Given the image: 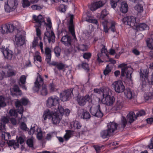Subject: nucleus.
Instances as JSON below:
<instances>
[{
  "label": "nucleus",
  "instance_id": "obj_3",
  "mask_svg": "<svg viewBox=\"0 0 153 153\" xmlns=\"http://www.w3.org/2000/svg\"><path fill=\"white\" fill-rule=\"evenodd\" d=\"M59 112L57 111V109L56 111L53 112L49 110H46L44 112L42 116V121H44L47 119H50L51 118L52 123L53 124H57L59 123L60 119L59 117Z\"/></svg>",
  "mask_w": 153,
  "mask_h": 153
},
{
  "label": "nucleus",
  "instance_id": "obj_54",
  "mask_svg": "<svg viewBox=\"0 0 153 153\" xmlns=\"http://www.w3.org/2000/svg\"><path fill=\"white\" fill-rule=\"evenodd\" d=\"M13 89L14 92L19 93V95H20L22 94V91L18 85H15L13 87Z\"/></svg>",
  "mask_w": 153,
  "mask_h": 153
},
{
  "label": "nucleus",
  "instance_id": "obj_50",
  "mask_svg": "<svg viewBox=\"0 0 153 153\" xmlns=\"http://www.w3.org/2000/svg\"><path fill=\"white\" fill-rule=\"evenodd\" d=\"M116 23L114 21H111V27H109L111 31L113 32H115L116 29L115 27Z\"/></svg>",
  "mask_w": 153,
  "mask_h": 153
},
{
  "label": "nucleus",
  "instance_id": "obj_49",
  "mask_svg": "<svg viewBox=\"0 0 153 153\" xmlns=\"http://www.w3.org/2000/svg\"><path fill=\"white\" fill-rule=\"evenodd\" d=\"M6 105L4 97L2 96H0V106L4 107Z\"/></svg>",
  "mask_w": 153,
  "mask_h": 153
},
{
  "label": "nucleus",
  "instance_id": "obj_51",
  "mask_svg": "<svg viewBox=\"0 0 153 153\" xmlns=\"http://www.w3.org/2000/svg\"><path fill=\"white\" fill-rule=\"evenodd\" d=\"M22 4L24 8L28 7L30 5V3L28 0H22Z\"/></svg>",
  "mask_w": 153,
  "mask_h": 153
},
{
  "label": "nucleus",
  "instance_id": "obj_9",
  "mask_svg": "<svg viewBox=\"0 0 153 153\" xmlns=\"http://www.w3.org/2000/svg\"><path fill=\"white\" fill-rule=\"evenodd\" d=\"M59 98L57 96H54L49 97L47 101L46 105L49 108H51L52 107H56L57 105V108L55 109L58 108V107L60 106L59 105Z\"/></svg>",
  "mask_w": 153,
  "mask_h": 153
},
{
  "label": "nucleus",
  "instance_id": "obj_12",
  "mask_svg": "<svg viewBox=\"0 0 153 153\" xmlns=\"http://www.w3.org/2000/svg\"><path fill=\"white\" fill-rule=\"evenodd\" d=\"M123 22L124 24L128 25L131 27L135 26L137 25L136 18L133 16H126L123 18Z\"/></svg>",
  "mask_w": 153,
  "mask_h": 153
},
{
  "label": "nucleus",
  "instance_id": "obj_6",
  "mask_svg": "<svg viewBox=\"0 0 153 153\" xmlns=\"http://www.w3.org/2000/svg\"><path fill=\"white\" fill-rule=\"evenodd\" d=\"M75 42L76 40L74 41V39H72L71 37L68 35L66 34L63 36L61 40V42L65 46L70 47L71 48V51H72L73 49L75 47V45L73 42V40Z\"/></svg>",
  "mask_w": 153,
  "mask_h": 153
},
{
  "label": "nucleus",
  "instance_id": "obj_46",
  "mask_svg": "<svg viewBox=\"0 0 153 153\" xmlns=\"http://www.w3.org/2000/svg\"><path fill=\"white\" fill-rule=\"evenodd\" d=\"M54 52L56 57H58L60 55L61 49L59 47H56L54 48Z\"/></svg>",
  "mask_w": 153,
  "mask_h": 153
},
{
  "label": "nucleus",
  "instance_id": "obj_40",
  "mask_svg": "<svg viewBox=\"0 0 153 153\" xmlns=\"http://www.w3.org/2000/svg\"><path fill=\"white\" fill-rule=\"evenodd\" d=\"M40 53L38 51H36L35 53V55L34 56V61L36 60L40 62L42 61V57L39 55Z\"/></svg>",
  "mask_w": 153,
  "mask_h": 153
},
{
  "label": "nucleus",
  "instance_id": "obj_35",
  "mask_svg": "<svg viewBox=\"0 0 153 153\" xmlns=\"http://www.w3.org/2000/svg\"><path fill=\"white\" fill-rule=\"evenodd\" d=\"M16 74V72L15 71L12 67L11 66H8V71H7V74L8 76L9 77L15 76Z\"/></svg>",
  "mask_w": 153,
  "mask_h": 153
},
{
  "label": "nucleus",
  "instance_id": "obj_44",
  "mask_svg": "<svg viewBox=\"0 0 153 153\" xmlns=\"http://www.w3.org/2000/svg\"><path fill=\"white\" fill-rule=\"evenodd\" d=\"M110 65V64L107 65L103 71V73L105 75H108L111 71V68Z\"/></svg>",
  "mask_w": 153,
  "mask_h": 153
},
{
  "label": "nucleus",
  "instance_id": "obj_39",
  "mask_svg": "<svg viewBox=\"0 0 153 153\" xmlns=\"http://www.w3.org/2000/svg\"><path fill=\"white\" fill-rule=\"evenodd\" d=\"M144 98L146 100H151L153 101V89L152 92H149L144 96Z\"/></svg>",
  "mask_w": 153,
  "mask_h": 153
},
{
  "label": "nucleus",
  "instance_id": "obj_37",
  "mask_svg": "<svg viewBox=\"0 0 153 153\" xmlns=\"http://www.w3.org/2000/svg\"><path fill=\"white\" fill-rule=\"evenodd\" d=\"M108 12L105 9L103 10L101 13L99 18L100 19L104 20V21L105 20V18L108 14Z\"/></svg>",
  "mask_w": 153,
  "mask_h": 153
},
{
  "label": "nucleus",
  "instance_id": "obj_2",
  "mask_svg": "<svg viewBox=\"0 0 153 153\" xmlns=\"http://www.w3.org/2000/svg\"><path fill=\"white\" fill-rule=\"evenodd\" d=\"M33 89L35 92L39 91L40 95L42 96H46L48 94L46 85L44 84V79L39 75L36 78Z\"/></svg>",
  "mask_w": 153,
  "mask_h": 153
},
{
  "label": "nucleus",
  "instance_id": "obj_14",
  "mask_svg": "<svg viewBox=\"0 0 153 153\" xmlns=\"http://www.w3.org/2000/svg\"><path fill=\"white\" fill-rule=\"evenodd\" d=\"M47 32L45 33V37L48 39L49 43L51 42H54L55 41V36L54 33L51 30V28H46Z\"/></svg>",
  "mask_w": 153,
  "mask_h": 153
},
{
  "label": "nucleus",
  "instance_id": "obj_15",
  "mask_svg": "<svg viewBox=\"0 0 153 153\" xmlns=\"http://www.w3.org/2000/svg\"><path fill=\"white\" fill-rule=\"evenodd\" d=\"M90 97L88 95L85 96L80 97L77 99V102L79 105L81 106H84L88 101L91 100Z\"/></svg>",
  "mask_w": 153,
  "mask_h": 153
},
{
  "label": "nucleus",
  "instance_id": "obj_4",
  "mask_svg": "<svg viewBox=\"0 0 153 153\" xmlns=\"http://www.w3.org/2000/svg\"><path fill=\"white\" fill-rule=\"evenodd\" d=\"M111 92L109 89L104 90L103 92V97L102 101L103 103L108 105L110 106L113 104L115 100L113 96L110 95Z\"/></svg>",
  "mask_w": 153,
  "mask_h": 153
},
{
  "label": "nucleus",
  "instance_id": "obj_47",
  "mask_svg": "<svg viewBox=\"0 0 153 153\" xmlns=\"http://www.w3.org/2000/svg\"><path fill=\"white\" fill-rule=\"evenodd\" d=\"M26 76L25 75H22L19 79V82L21 84H25L26 82Z\"/></svg>",
  "mask_w": 153,
  "mask_h": 153
},
{
  "label": "nucleus",
  "instance_id": "obj_33",
  "mask_svg": "<svg viewBox=\"0 0 153 153\" xmlns=\"http://www.w3.org/2000/svg\"><path fill=\"white\" fill-rule=\"evenodd\" d=\"M134 9L137 12L138 15H140V14L143 11V6L140 4L136 5L134 7Z\"/></svg>",
  "mask_w": 153,
  "mask_h": 153
},
{
  "label": "nucleus",
  "instance_id": "obj_36",
  "mask_svg": "<svg viewBox=\"0 0 153 153\" xmlns=\"http://www.w3.org/2000/svg\"><path fill=\"white\" fill-rule=\"evenodd\" d=\"M108 23L109 22L107 20H105L102 22V25L103 27L105 33H107L108 32L110 29L109 28H108Z\"/></svg>",
  "mask_w": 153,
  "mask_h": 153
},
{
  "label": "nucleus",
  "instance_id": "obj_24",
  "mask_svg": "<svg viewBox=\"0 0 153 153\" xmlns=\"http://www.w3.org/2000/svg\"><path fill=\"white\" fill-rule=\"evenodd\" d=\"M137 117L134 113L131 111L127 115V120L130 123H131L137 119Z\"/></svg>",
  "mask_w": 153,
  "mask_h": 153
},
{
  "label": "nucleus",
  "instance_id": "obj_7",
  "mask_svg": "<svg viewBox=\"0 0 153 153\" xmlns=\"http://www.w3.org/2000/svg\"><path fill=\"white\" fill-rule=\"evenodd\" d=\"M17 23L16 21H15L13 23H10L3 24L1 27V32L3 34L5 33H11L17 28V25L15 24V22ZM17 23H18L17 22Z\"/></svg>",
  "mask_w": 153,
  "mask_h": 153
},
{
  "label": "nucleus",
  "instance_id": "obj_10",
  "mask_svg": "<svg viewBox=\"0 0 153 153\" xmlns=\"http://www.w3.org/2000/svg\"><path fill=\"white\" fill-rule=\"evenodd\" d=\"M90 111L92 115L97 118H101L104 115L101 106L99 104H98L94 107L91 108Z\"/></svg>",
  "mask_w": 153,
  "mask_h": 153
},
{
  "label": "nucleus",
  "instance_id": "obj_25",
  "mask_svg": "<svg viewBox=\"0 0 153 153\" xmlns=\"http://www.w3.org/2000/svg\"><path fill=\"white\" fill-rule=\"evenodd\" d=\"M70 126L72 129H79L81 127L82 125L79 122L75 120L70 123Z\"/></svg>",
  "mask_w": 153,
  "mask_h": 153
},
{
  "label": "nucleus",
  "instance_id": "obj_32",
  "mask_svg": "<svg viewBox=\"0 0 153 153\" xmlns=\"http://www.w3.org/2000/svg\"><path fill=\"white\" fill-rule=\"evenodd\" d=\"M66 133L64 136L65 140H68L73 134L74 131L71 130H66Z\"/></svg>",
  "mask_w": 153,
  "mask_h": 153
},
{
  "label": "nucleus",
  "instance_id": "obj_60",
  "mask_svg": "<svg viewBox=\"0 0 153 153\" xmlns=\"http://www.w3.org/2000/svg\"><path fill=\"white\" fill-rule=\"evenodd\" d=\"M37 43L38 40L36 39H34L32 42V45L31 46V47L32 48H35L37 45Z\"/></svg>",
  "mask_w": 153,
  "mask_h": 153
},
{
  "label": "nucleus",
  "instance_id": "obj_28",
  "mask_svg": "<svg viewBox=\"0 0 153 153\" xmlns=\"http://www.w3.org/2000/svg\"><path fill=\"white\" fill-rule=\"evenodd\" d=\"M86 21L89 22L94 24L97 25H98V23L97 20L93 19V17L90 15H87L86 17Z\"/></svg>",
  "mask_w": 153,
  "mask_h": 153
},
{
  "label": "nucleus",
  "instance_id": "obj_21",
  "mask_svg": "<svg viewBox=\"0 0 153 153\" xmlns=\"http://www.w3.org/2000/svg\"><path fill=\"white\" fill-rule=\"evenodd\" d=\"M117 123L113 122H110L107 125V129L113 134L114 132L117 129Z\"/></svg>",
  "mask_w": 153,
  "mask_h": 153
},
{
  "label": "nucleus",
  "instance_id": "obj_22",
  "mask_svg": "<svg viewBox=\"0 0 153 153\" xmlns=\"http://www.w3.org/2000/svg\"><path fill=\"white\" fill-rule=\"evenodd\" d=\"M57 111L59 112V113L61 115H63L65 114L68 116L70 114V111L68 109H64L62 106H59L58 107Z\"/></svg>",
  "mask_w": 153,
  "mask_h": 153
},
{
  "label": "nucleus",
  "instance_id": "obj_26",
  "mask_svg": "<svg viewBox=\"0 0 153 153\" xmlns=\"http://www.w3.org/2000/svg\"><path fill=\"white\" fill-rule=\"evenodd\" d=\"M137 30L142 31L143 30H146L149 29V27L144 23H140L138 25L137 23V25L135 26Z\"/></svg>",
  "mask_w": 153,
  "mask_h": 153
},
{
  "label": "nucleus",
  "instance_id": "obj_1",
  "mask_svg": "<svg viewBox=\"0 0 153 153\" xmlns=\"http://www.w3.org/2000/svg\"><path fill=\"white\" fill-rule=\"evenodd\" d=\"M149 71L147 69H140V78L141 81L140 84L142 91L146 90V88L149 85H153V72L150 76V80L148 79Z\"/></svg>",
  "mask_w": 153,
  "mask_h": 153
},
{
  "label": "nucleus",
  "instance_id": "obj_58",
  "mask_svg": "<svg viewBox=\"0 0 153 153\" xmlns=\"http://www.w3.org/2000/svg\"><path fill=\"white\" fill-rule=\"evenodd\" d=\"M17 141L19 143L22 145L24 143L25 140L22 137L19 136V138L17 139Z\"/></svg>",
  "mask_w": 153,
  "mask_h": 153
},
{
  "label": "nucleus",
  "instance_id": "obj_52",
  "mask_svg": "<svg viewBox=\"0 0 153 153\" xmlns=\"http://www.w3.org/2000/svg\"><path fill=\"white\" fill-rule=\"evenodd\" d=\"M27 144L30 147H33V140L32 138H30L27 140Z\"/></svg>",
  "mask_w": 153,
  "mask_h": 153
},
{
  "label": "nucleus",
  "instance_id": "obj_59",
  "mask_svg": "<svg viewBox=\"0 0 153 153\" xmlns=\"http://www.w3.org/2000/svg\"><path fill=\"white\" fill-rule=\"evenodd\" d=\"M82 67L85 70L87 71L89 70L88 65L86 63H82Z\"/></svg>",
  "mask_w": 153,
  "mask_h": 153
},
{
  "label": "nucleus",
  "instance_id": "obj_13",
  "mask_svg": "<svg viewBox=\"0 0 153 153\" xmlns=\"http://www.w3.org/2000/svg\"><path fill=\"white\" fill-rule=\"evenodd\" d=\"M112 87L114 88L115 91L117 93L122 92L124 90L125 86L122 82L121 80L114 82L112 85Z\"/></svg>",
  "mask_w": 153,
  "mask_h": 153
},
{
  "label": "nucleus",
  "instance_id": "obj_8",
  "mask_svg": "<svg viewBox=\"0 0 153 153\" xmlns=\"http://www.w3.org/2000/svg\"><path fill=\"white\" fill-rule=\"evenodd\" d=\"M18 5L17 0H7L4 5L5 11L9 13L14 11L17 7Z\"/></svg>",
  "mask_w": 153,
  "mask_h": 153
},
{
  "label": "nucleus",
  "instance_id": "obj_34",
  "mask_svg": "<svg viewBox=\"0 0 153 153\" xmlns=\"http://www.w3.org/2000/svg\"><path fill=\"white\" fill-rule=\"evenodd\" d=\"M89 113L86 110H84L81 115V117L84 119H88L91 117Z\"/></svg>",
  "mask_w": 153,
  "mask_h": 153
},
{
  "label": "nucleus",
  "instance_id": "obj_38",
  "mask_svg": "<svg viewBox=\"0 0 153 153\" xmlns=\"http://www.w3.org/2000/svg\"><path fill=\"white\" fill-rule=\"evenodd\" d=\"M123 106V103L122 102L117 101L115 104L114 108L116 111L122 109Z\"/></svg>",
  "mask_w": 153,
  "mask_h": 153
},
{
  "label": "nucleus",
  "instance_id": "obj_17",
  "mask_svg": "<svg viewBox=\"0 0 153 153\" xmlns=\"http://www.w3.org/2000/svg\"><path fill=\"white\" fill-rule=\"evenodd\" d=\"M132 73V71H131V69L125 68L122 69L121 75L122 76H125V74L126 76V78L129 80H131V75Z\"/></svg>",
  "mask_w": 153,
  "mask_h": 153
},
{
  "label": "nucleus",
  "instance_id": "obj_56",
  "mask_svg": "<svg viewBox=\"0 0 153 153\" xmlns=\"http://www.w3.org/2000/svg\"><path fill=\"white\" fill-rule=\"evenodd\" d=\"M31 7L33 10H41L43 8L42 6L36 4L33 5L31 6Z\"/></svg>",
  "mask_w": 153,
  "mask_h": 153
},
{
  "label": "nucleus",
  "instance_id": "obj_29",
  "mask_svg": "<svg viewBox=\"0 0 153 153\" xmlns=\"http://www.w3.org/2000/svg\"><path fill=\"white\" fill-rule=\"evenodd\" d=\"M112 134L107 129L102 131L100 133L101 137L103 139L108 138Z\"/></svg>",
  "mask_w": 153,
  "mask_h": 153
},
{
  "label": "nucleus",
  "instance_id": "obj_53",
  "mask_svg": "<svg viewBox=\"0 0 153 153\" xmlns=\"http://www.w3.org/2000/svg\"><path fill=\"white\" fill-rule=\"evenodd\" d=\"M40 27H35L36 29V31L37 36L40 39H41L42 37L41 36V32L40 29H39Z\"/></svg>",
  "mask_w": 153,
  "mask_h": 153
},
{
  "label": "nucleus",
  "instance_id": "obj_64",
  "mask_svg": "<svg viewBox=\"0 0 153 153\" xmlns=\"http://www.w3.org/2000/svg\"><path fill=\"white\" fill-rule=\"evenodd\" d=\"M149 40H146V42L147 47L150 49H153V46L152 44L150 42Z\"/></svg>",
  "mask_w": 153,
  "mask_h": 153
},
{
  "label": "nucleus",
  "instance_id": "obj_23",
  "mask_svg": "<svg viewBox=\"0 0 153 153\" xmlns=\"http://www.w3.org/2000/svg\"><path fill=\"white\" fill-rule=\"evenodd\" d=\"M4 57L7 59L11 60L13 54L12 51L9 50L5 49L2 51Z\"/></svg>",
  "mask_w": 153,
  "mask_h": 153
},
{
  "label": "nucleus",
  "instance_id": "obj_27",
  "mask_svg": "<svg viewBox=\"0 0 153 153\" xmlns=\"http://www.w3.org/2000/svg\"><path fill=\"white\" fill-rule=\"evenodd\" d=\"M127 123V122L126 118L125 117H123L121 123L118 125V129L120 131H123L126 126Z\"/></svg>",
  "mask_w": 153,
  "mask_h": 153
},
{
  "label": "nucleus",
  "instance_id": "obj_11",
  "mask_svg": "<svg viewBox=\"0 0 153 153\" xmlns=\"http://www.w3.org/2000/svg\"><path fill=\"white\" fill-rule=\"evenodd\" d=\"M73 88H71L70 89L65 90L61 92L59 94L60 98L62 101L64 102L69 100L71 95H73Z\"/></svg>",
  "mask_w": 153,
  "mask_h": 153
},
{
  "label": "nucleus",
  "instance_id": "obj_19",
  "mask_svg": "<svg viewBox=\"0 0 153 153\" xmlns=\"http://www.w3.org/2000/svg\"><path fill=\"white\" fill-rule=\"evenodd\" d=\"M123 91L125 97L129 100L132 99L135 96L134 92L131 91L130 88L125 89Z\"/></svg>",
  "mask_w": 153,
  "mask_h": 153
},
{
  "label": "nucleus",
  "instance_id": "obj_20",
  "mask_svg": "<svg viewBox=\"0 0 153 153\" xmlns=\"http://www.w3.org/2000/svg\"><path fill=\"white\" fill-rule=\"evenodd\" d=\"M33 19L36 23H38L35 27H40L42 25V23L44 21L43 16L41 15H39L38 16L33 15Z\"/></svg>",
  "mask_w": 153,
  "mask_h": 153
},
{
  "label": "nucleus",
  "instance_id": "obj_43",
  "mask_svg": "<svg viewBox=\"0 0 153 153\" xmlns=\"http://www.w3.org/2000/svg\"><path fill=\"white\" fill-rule=\"evenodd\" d=\"M76 48L79 50H80L82 51H85L87 50L88 49V46L86 45L82 44L76 47Z\"/></svg>",
  "mask_w": 153,
  "mask_h": 153
},
{
  "label": "nucleus",
  "instance_id": "obj_62",
  "mask_svg": "<svg viewBox=\"0 0 153 153\" xmlns=\"http://www.w3.org/2000/svg\"><path fill=\"white\" fill-rule=\"evenodd\" d=\"M46 59L45 60L48 63H49L51 60V55L48 54L46 55Z\"/></svg>",
  "mask_w": 153,
  "mask_h": 153
},
{
  "label": "nucleus",
  "instance_id": "obj_18",
  "mask_svg": "<svg viewBox=\"0 0 153 153\" xmlns=\"http://www.w3.org/2000/svg\"><path fill=\"white\" fill-rule=\"evenodd\" d=\"M16 43L18 46H22L25 43L24 38L22 35L17 34L15 36Z\"/></svg>",
  "mask_w": 153,
  "mask_h": 153
},
{
  "label": "nucleus",
  "instance_id": "obj_45",
  "mask_svg": "<svg viewBox=\"0 0 153 153\" xmlns=\"http://www.w3.org/2000/svg\"><path fill=\"white\" fill-rule=\"evenodd\" d=\"M92 56L91 53L90 52L84 53L83 54V57L85 59L89 61Z\"/></svg>",
  "mask_w": 153,
  "mask_h": 153
},
{
  "label": "nucleus",
  "instance_id": "obj_42",
  "mask_svg": "<svg viewBox=\"0 0 153 153\" xmlns=\"http://www.w3.org/2000/svg\"><path fill=\"white\" fill-rule=\"evenodd\" d=\"M16 110L14 109H11L9 111L8 114L10 116L16 117L18 116Z\"/></svg>",
  "mask_w": 153,
  "mask_h": 153
},
{
  "label": "nucleus",
  "instance_id": "obj_55",
  "mask_svg": "<svg viewBox=\"0 0 153 153\" xmlns=\"http://www.w3.org/2000/svg\"><path fill=\"white\" fill-rule=\"evenodd\" d=\"M2 138L4 140H7L10 138V135L8 133H5L4 134H2Z\"/></svg>",
  "mask_w": 153,
  "mask_h": 153
},
{
  "label": "nucleus",
  "instance_id": "obj_5",
  "mask_svg": "<svg viewBox=\"0 0 153 153\" xmlns=\"http://www.w3.org/2000/svg\"><path fill=\"white\" fill-rule=\"evenodd\" d=\"M28 102V99L25 98H21L20 100H17L15 102V105L18 112L20 114H22L21 117H22L24 110L23 105H26Z\"/></svg>",
  "mask_w": 153,
  "mask_h": 153
},
{
  "label": "nucleus",
  "instance_id": "obj_63",
  "mask_svg": "<svg viewBox=\"0 0 153 153\" xmlns=\"http://www.w3.org/2000/svg\"><path fill=\"white\" fill-rule=\"evenodd\" d=\"M145 114V112L144 110H141L138 113H137V117L141 116L144 115Z\"/></svg>",
  "mask_w": 153,
  "mask_h": 153
},
{
  "label": "nucleus",
  "instance_id": "obj_48",
  "mask_svg": "<svg viewBox=\"0 0 153 153\" xmlns=\"http://www.w3.org/2000/svg\"><path fill=\"white\" fill-rule=\"evenodd\" d=\"M120 0H110V4L112 8H115L117 6V3Z\"/></svg>",
  "mask_w": 153,
  "mask_h": 153
},
{
  "label": "nucleus",
  "instance_id": "obj_31",
  "mask_svg": "<svg viewBox=\"0 0 153 153\" xmlns=\"http://www.w3.org/2000/svg\"><path fill=\"white\" fill-rule=\"evenodd\" d=\"M69 31L71 33L74 40V41L76 40V38L75 34V30L74 25L71 24L68 26Z\"/></svg>",
  "mask_w": 153,
  "mask_h": 153
},
{
  "label": "nucleus",
  "instance_id": "obj_41",
  "mask_svg": "<svg viewBox=\"0 0 153 153\" xmlns=\"http://www.w3.org/2000/svg\"><path fill=\"white\" fill-rule=\"evenodd\" d=\"M56 85L53 83H50L49 85V88L51 92L56 91L58 89L56 88Z\"/></svg>",
  "mask_w": 153,
  "mask_h": 153
},
{
  "label": "nucleus",
  "instance_id": "obj_30",
  "mask_svg": "<svg viewBox=\"0 0 153 153\" xmlns=\"http://www.w3.org/2000/svg\"><path fill=\"white\" fill-rule=\"evenodd\" d=\"M128 5L126 2L123 1L121 4V6L120 8V10L122 12L124 13H126L128 10Z\"/></svg>",
  "mask_w": 153,
  "mask_h": 153
},
{
  "label": "nucleus",
  "instance_id": "obj_57",
  "mask_svg": "<svg viewBox=\"0 0 153 153\" xmlns=\"http://www.w3.org/2000/svg\"><path fill=\"white\" fill-rule=\"evenodd\" d=\"M65 67V65L62 63H58L56 66L57 68L59 70H63Z\"/></svg>",
  "mask_w": 153,
  "mask_h": 153
},
{
  "label": "nucleus",
  "instance_id": "obj_16",
  "mask_svg": "<svg viewBox=\"0 0 153 153\" xmlns=\"http://www.w3.org/2000/svg\"><path fill=\"white\" fill-rule=\"evenodd\" d=\"M104 4V2L101 1L93 2L91 4L90 9L91 11H94L102 7Z\"/></svg>",
  "mask_w": 153,
  "mask_h": 153
},
{
  "label": "nucleus",
  "instance_id": "obj_61",
  "mask_svg": "<svg viewBox=\"0 0 153 153\" xmlns=\"http://www.w3.org/2000/svg\"><path fill=\"white\" fill-rule=\"evenodd\" d=\"M21 128L23 130H26L27 127L26 124L24 122H22L21 124Z\"/></svg>",
  "mask_w": 153,
  "mask_h": 153
}]
</instances>
